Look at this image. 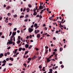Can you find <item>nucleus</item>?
<instances>
[{
	"mask_svg": "<svg viewBox=\"0 0 73 73\" xmlns=\"http://www.w3.org/2000/svg\"><path fill=\"white\" fill-rule=\"evenodd\" d=\"M28 30L29 33H31L33 31V29L32 28H29L28 29Z\"/></svg>",
	"mask_w": 73,
	"mask_h": 73,
	"instance_id": "nucleus-1",
	"label": "nucleus"
},
{
	"mask_svg": "<svg viewBox=\"0 0 73 73\" xmlns=\"http://www.w3.org/2000/svg\"><path fill=\"white\" fill-rule=\"evenodd\" d=\"M4 56V54L3 53H1L0 54V58H2Z\"/></svg>",
	"mask_w": 73,
	"mask_h": 73,
	"instance_id": "nucleus-2",
	"label": "nucleus"
},
{
	"mask_svg": "<svg viewBox=\"0 0 73 73\" xmlns=\"http://www.w3.org/2000/svg\"><path fill=\"white\" fill-rule=\"evenodd\" d=\"M25 46L26 48H28V47H29V45L28 44H27L26 45H25Z\"/></svg>",
	"mask_w": 73,
	"mask_h": 73,
	"instance_id": "nucleus-3",
	"label": "nucleus"
},
{
	"mask_svg": "<svg viewBox=\"0 0 73 73\" xmlns=\"http://www.w3.org/2000/svg\"><path fill=\"white\" fill-rule=\"evenodd\" d=\"M29 10H30V9L29 8H28L27 9L26 11H27V12H29Z\"/></svg>",
	"mask_w": 73,
	"mask_h": 73,
	"instance_id": "nucleus-4",
	"label": "nucleus"
},
{
	"mask_svg": "<svg viewBox=\"0 0 73 73\" xmlns=\"http://www.w3.org/2000/svg\"><path fill=\"white\" fill-rule=\"evenodd\" d=\"M37 58V56H34L32 58V59L33 60H35V58Z\"/></svg>",
	"mask_w": 73,
	"mask_h": 73,
	"instance_id": "nucleus-5",
	"label": "nucleus"
},
{
	"mask_svg": "<svg viewBox=\"0 0 73 73\" xmlns=\"http://www.w3.org/2000/svg\"><path fill=\"white\" fill-rule=\"evenodd\" d=\"M49 19H50V20H52V21L53 20V18H52V17H50L49 18Z\"/></svg>",
	"mask_w": 73,
	"mask_h": 73,
	"instance_id": "nucleus-6",
	"label": "nucleus"
},
{
	"mask_svg": "<svg viewBox=\"0 0 73 73\" xmlns=\"http://www.w3.org/2000/svg\"><path fill=\"white\" fill-rule=\"evenodd\" d=\"M37 37L38 38H40V34H38L37 35Z\"/></svg>",
	"mask_w": 73,
	"mask_h": 73,
	"instance_id": "nucleus-7",
	"label": "nucleus"
},
{
	"mask_svg": "<svg viewBox=\"0 0 73 73\" xmlns=\"http://www.w3.org/2000/svg\"><path fill=\"white\" fill-rule=\"evenodd\" d=\"M17 50H18V49H16L15 50V52H14L15 54H16V53L17 52Z\"/></svg>",
	"mask_w": 73,
	"mask_h": 73,
	"instance_id": "nucleus-8",
	"label": "nucleus"
},
{
	"mask_svg": "<svg viewBox=\"0 0 73 73\" xmlns=\"http://www.w3.org/2000/svg\"><path fill=\"white\" fill-rule=\"evenodd\" d=\"M47 62H50V60H49V58H48L47 59Z\"/></svg>",
	"mask_w": 73,
	"mask_h": 73,
	"instance_id": "nucleus-9",
	"label": "nucleus"
},
{
	"mask_svg": "<svg viewBox=\"0 0 73 73\" xmlns=\"http://www.w3.org/2000/svg\"><path fill=\"white\" fill-rule=\"evenodd\" d=\"M9 60H11V61H13V58H12L11 57H10Z\"/></svg>",
	"mask_w": 73,
	"mask_h": 73,
	"instance_id": "nucleus-10",
	"label": "nucleus"
},
{
	"mask_svg": "<svg viewBox=\"0 0 73 73\" xmlns=\"http://www.w3.org/2000/svg\"><path fill=\"white\" fill-rule=\"evenodd\" d=\"M13 43V42L11 41H10L8 42V44H12Z\"/></svg>",
	"mask_w": 73,
	"mask_h": 73,
	"instance_id": "nucleus-11",
	"label": "nucleus"
},
{
	"mask_svg": "<svg viewBox=\"0 0 73 73\" xmlns=\"http://www.w3.org/2000/svg\"><path fill=\"white\" fill-rule=\"evenodd\" d=\"M6 62H7V61H6V60H3V61H2V63H6Z\"/></svg>",
	"mask_w": 73,
	"mask_h": 73,
	"instance_id": "nucleus-12",
	"label": "nucleus"
},
{
	"mask_svg": "<svg viewBox=\"0 0 73 73\" xmlns=\"http://www.w3.org/2000/svg\"><path fill=\"white\" fill-rule=\"evenodd\" d=\"M20 42H21V41H20V40H19L17 42V44H19L20 43Z\"/></svg>",
	"mask_w": 73,
	"mask_h": 73,
	"instance_id": "nucleus-13",
	"label": "nucleus"
},
{
	"mask_svg": "<svg viewBox=\"0 0 73 73\" xmlns=\"http://www.w3.org/2000/svg\"><path fill=\"white\" fill-rule=\"evenodd\" d=\"M36 15H37V12H34L33 13V15H34V16H36Z\"/></svg>",
	"mask_w": 73,
	"mask_h": 73,
	"instance_id": "nucleus-14",
	"label": "nucleus"
},
{
	"mask_svg": "<svg viewBox=\"0 0 73 73\" xmlns=\"http://www.w3.org/2000/svg\"><path fill=\"white\" fill-rule=\"evenodd\" d=\"M16 32H13L12 33V35H16Z\"/></svg>",
	"mask_w": 73,
	"mask_h": 73,
	"instance_id": "nucleus-15",
	"label": "nucleus"
},
{
	"mask_svg": "<svg viewBox=\"0 0 73 73\" xmlns=\"http://www.w3.org/2000/svg\"><path fill=\"white\" fill-rule=\"evenodd\" d=\"M48 50H45V54H47L48 53Z\"/></svg>",
	"mask_w": 73,
	"mask_h": 73,
	"instance_id": "nucleus-16",
	"label": "nucleus"
},
{
	"mask_svg": "<svg viewBox=\"0 0 73 73\" xmlns=\"http://www.w3.org/2000/svg\"><path fill=\"white\" fill-rule=\"evenodd\" d=\"M62 50H63V49L62 48H60V52H61L62 51Z\"/></svg>",
	"mask_w": 73,
	"mask_h": 73,
	"instance_id": "nucleus-17",
	"label": "nucleus"
},
{
	"mask_svg": "<svg viewBox=\"0 0 73 73\" xmlns=\"http://www.w3.org/2000/svg\"><path fill=\"white\" fill-rule=\"evenodd\" d=\"M11 8V7L8 6L7 7H6V9H7V10H8V9H9V8Z\"/></svg>",
	"mask_w": 73,
	"mask_h": 73,
	"instance_id": "nucleus-18",
	"label": "nucleus"
},
{
	"mask_svg": "<svg viewBox=\"0 0 73 73\" xmlns=\"http://www.w3.org/2000/svg\"><path fill=\"white\" fill-rule=\"evenodd\" d=\"M62 23V22H61L59 24L60 25L59 26V27H60V28H61V26L62 25H61V23Z\"/></svg>",
	"mask_w": 73,
	"mask_h": 73,
	"instance_id": "nucleus-19",
	"label": "nucleus"
},
{
	"mask_svg": "<svg viewBox=\"0 0 73 73\" xmlns=\"http://www.w3.org/2000/svg\"><path fill=\"white\" fill-rule=\"evenodd\" d=\"M37 26V23H35L34 24V27H36Z\"/></svg>",
	"mask_w": 73,
	"mask_h": 73,
	"instance_id": "nucleus-20",
	"label": "nucleus"
},
{
	"mask_svg": "<svg viewBox=\"0 0 73 73\" xmlns=\"http://www.w3.org/2000/svg\"><path fill=\"white\" fill-rule=\"evenodd\" d=\"M21 50H22V48H21V47L19 49V51H21Z\"/></svg>",
	"mask_w": 73,
	"mask_h": 73,
	"instance_id": "nucleus-21",
	"label": "nucleus"
},
{
	"mask_svg": "<svg viewBox=\"0 0 73 73\" xmlns=\"http://www.w3.org/2000/svg\"><path fill=\"white\" fill-rule=\"evenodd\" d=\"M28 6L29 8H31L32 7V5L30 4H29L28 5Z\"/></svg>",
	"mask_w": 73,
	"mask_h": 73,
	"instance_id": "nucleus-22",
	"label": "nucleus"
},
{
	"mask_svg": "<svg viewBox=\"0 0 73 73\" xmlns=\"http://www.w3.org/2000/svg\"><path fill=\"white\" fill-rule=\"evenodd\" d=\"M50 72H53V70L52 69L50 68Z\"/></svg>",
	"mask_w": 73,
	"mask_h": 73,
	"instance_id": "nucleus-23",
	"label": "nucleus"
},
{
	"mask_svg": "<svg viewBox=\"0 0 73 73\" xmlns=\"http://www.w3.org/2000/svg\"><path fill=\"white\" fill-rule=\"evenodd\" d=\"M5 64H6V63H5L3 64L1 66H5Z\"/></svg>",
	"mask_w": 73,
	"mask_h": 73,
	"instance_id": "nucleus-24",
	"label": "nucleus"
},
{
	"mask_svg": "<svg viewBox=\"0 0 73 73\" xmlns=\"http://www.w3.org/2000/svg\"><path fill=\"white\" fill-rule=\"evenodd\" d=\"M24 17V16H23V15H21L20 17V18L21 19V18H23V17Z\"/></svg>",
	"mask_w": 73,
	"mask_h": 73,
	"instance_id": "nucleus-25",
	"label": "nucleus"
},
{
	"mask_svg": "<svg viewBox=\"0 0 73 73\" xmlns=\"http://www.w3.org/2000/svg\"><path fill=\"white\" fill-rule=\"evenodd\" d=\"M12 31H11V32H10V34H9V36H11V35H12Z\"/></svg>",
	"mask_w": 73,
	"mask_h": 73,
	"instance_id": "nucleus-26",
	"label": "nucleus"
},
{
	"mask_svg": "<svg viewBox=\"0 0 73 73\" xmlns=\"http://www.w3.org/2000/svg\"><path fill=\"white\" fill-rule=\"evenodd\" d=\"M32 46L31 45L29 47V49H30L32 48Z\"/></svg>",
	"mask_w": 73,
	"mask_h": 73,
	"instance_id": "nucleus-27",
	"label": "nucleus"
},
{
	"mask_svg": "<svg viewBox=\"0 0 73 73\" xmlns=\"http://www.w3.org/2000/svg\"><path fill=\"white\" fill-rule=\"evenodd\" d=\"M39 69H41V68H42V66H41V65H40L39 66Z\"/></svg>",
	"mask_w": 73,
	"mask_h": 73,
	"instance_id": "nucleus-28",
	"label": "nucleus"
},
{
	"mask_svg": "<svg viewBox=\"0 0 73 73\" xmlns=\"http://www.w3.org/2000/svg\"><path fill=\"white\" fill-rule=\"evenodd\" d=\"M21 37L20 36H18V40H20Z\"/></svg>",
	"mask_w": 73,
	"mask_h": 73,
	"instance_id": "nucleus-29",
	"label": "nucleus"
},
{
	"mask_svg": "<svg viewBox=\"0 0 73 73\" xmlns=\"http://www.w3.org/2000/svg\"><path fill=\"white\" fill-rule=\"evenodd\" d=\"M28 61H30V60H32V58H30L28 59Z\"/></svg>",
	"mask_w": 73,
	"mask_h": 73,
	"instance_id": "nucleus-30",
	"label": "nucleus"
},
{
	"mask_svg": "<svg viewBox=\"0 0 73 73\" xmlns=\"http://www.w3.org/2000/svg\"><path fill=\"white\" fill-rule=\"evenodd\" d=\"M27 53H28V51H26L25 53V54H27Z\"/></svg>",
	"mask_w": 73,
	"mask_h": 73,
	"instance_id": "nucleus-31",
	"label": "nucleus"
},
{
	"mask_svg": "<svg viewBox=\"0 0 73 73\" xmlns=\"http://www.w3.org/2000/svg\"><path fill=\"white\" fill-rule=\"evenodd\" d=\"M9 66H12V65H13V64L11 63H9Z\"/></svg>",
	"mask_w": 73,
	"mask_h": 73,
	"instance_id": "nucleus-32",
	"label": "nucleus"
},
{
	"mask_svg": "<svg viewBox=\"0 0 73 73\" xmlns=\"http://www.w3.org/2000/svg\"><path fill=\"white\" fill-rule=\"evenodd\" d=\"M42 6H41V5H40L39 7V9H41V8H42Z\"/></svg>",
	"mask_w": 73,
	"mask_h": 73,
	"instance_id": "nucleus-33",
	"label": "nucleus"
},
{
	"mask_svg": "<svg viewBox=\"0 0 73 73\" xmlns=\"http://www.w3.org/2000/svg\"><path fill=\"white\" fill-rule=\"evenodd\" d=\"M61 67L62 68H63L64 67V66L63 65H61Z\"/></svg>",
	"mask_w": 73,
	"mask_h": 73,
	"instance_id": "nucleus-34",
	"label": "nucleus"
},
{
	"mask_svg": "<svg viewBox=\"0 0 73 73\" xmlns=\"http://www.w3.org/2000/svg\"><path fill=\"white\" fill-rule=\"evenodd\" d=\"M6 53H7V54H8V55H9V54H10V52H7Z\"/></svg>",
	"mask_w": 73,
	"mask_h": 73,
	"instance_id": "nucleus-35",
	"label": "nucleus"
},
{
	"mask_svg": "<svg viewBox=\"0 0 73 73\" xmlns=\"http://www.w3.org/2000/svg\"><path fill=\"white\" fill-rule=\"evenodd\" d=\"M17 56L16 54V55H14L13 56V57H16Z\"/></svg>",
	"mask_w": 73,
	"mask_h": 73,
	"instance_id": "nucleus-36",
	"label": "nucleus"
},
{
	"mask_svg": "<svg viewBox=\"0 0 73 73\" xmlns=\"http://www.w3.org/2000/svg\"><path fill=\"white\" fill-rule=\"evenodd\" d=\"M9 59L8 58H6V61H9Z\"/></svg>",
	"mask_w": 73,
	"mask_h": 73,
	"instance_id": "nucleus-37",
	"label": "nucleus"
},
{
	"mask_svg": "<svg viewBox=\"0 0 73 73\" xmlns=\"http://www.w3.org/2000/svg\"><path fill=\"white\" fill-rule=\"evenodd\" d=\"M22 50H23V51H24V50H25V48H22Z\"/></svg>",
	"mask_w": 73,
	"mask_h": 73,
	"instance_id": "nucleus-38",
	"label": "nucleus"
},
{
	"mask_svg": "<svg viewBox=\"0 0 73 73\" xmlns=\"http://www.w3.org/2000/svg\"><path fill=\"white\" fill-rule=\"evenodd\" d=\"M4 72H5L6 71V68H5L4 69V70L3 71Z\"/></svg>",
	"mask_w": 73,
	"mask_h": 73,
	"instance_id": "nucleus-39",
	"label": "nucleus"
},
{
	"mask_svg": "<svg viewBox=\"0 0 73 73\" xmlns=\"http://www.w3.org/2000/svg\"><path fill=\"white\" fill-rule=\"evenodd\" d=\"M42 15H40L39 16V18L40 19H42Z\"/></svg>",
	"mask_w": 73,
	"mask_h": 73,
	"instance_id": "nucleus-40",
	"label": "nucleus"
},
{
	"mask_svg": "<svg viewBox=\"0 0 73 73\" xmlns=\"http://www.w3.org/2000/svg\"><path fill=\"white\" fill-rule=\"evenodd\" d=\"M11 47L10 46H9V47L7 48V49L9 50V49H11Z\"/></svg>",
	"mask_w": 73,
	"mask_h": 73,
	"instance_id": "nucleus-41",
	"label": "nucleus"
},
{
	"mask_svg": "<svg viewBox=\"0 0 73 73\" xmlns=\"http://www.w3.org/2000/svg\"><path fill=\"white\" fill-rule=\"evenodd\" d=\"M44 30L45 31H46V30H47V27H44Z\"/></svg>",
	"mask_w": 73,
	"mask_h": 73,
	"instance_id": "nucleus-42",
	"label": "nucleus"
},
{
	"mask_svg": "<svg viewBox=\"0 0 73 73\" xmlns=\"http://www.w3.org/2000/svg\"><path fill=\"white\" fill-rule=\"evenodd\" d=\"M41 58V56H39L38 58V60H40Z\"/></svg>",
	"mask_w": 73,
	"mask_h": 73,
	"instance_id": "nucleus-43",
	"label": "nucleus"
},
{
	"mask_svg": "<svg viewBox=\"0 0 73 73\" xmlns=\"http://www.w3.org/2000/svg\"><path fill=\"white\" fill-rule=\"evenodd\" d=\"M26 10V8H25L23 10V12H25V11Z\"/></svg>",
	"mask_w": 73,
	"mask_h": 73,
	"instance_id": "nucleus-44",
	"label": "nucleus"
},
{
	"mask_svg": "<svg viewBox=\"0 0 73 73\" xmlns=\"http://www.w3.org/2000/svg\"><path fill=\"white\" fill-rule=\"evenodd\" d=\"M1 38H5V37H4V36H1Z\"/></svg>",
	"mask_w": 73,
	"mask_h": 73,
	"instance_id": "nucleus-45",
	"label": "nucleus"
},
{
	"mask_svg": "<svg viewBox=\"0 0 73 73\" xmlns=\"http://www.w3.org/2000/svg\"><path fill=\"white\" fill-rule=\"evenodd\" d=\"M14 17H17V15H13Z\"/></svg>",
	"mask_w": 73,
	"mask_h": 73,
	"instance_id": "nucleus-46",
	"label": "nucleus"
},
{
	"mask_svg": "<svg viewBox=\"0 0 73 73\" xmlns=\"http://www.w3.org/2000/svg\"><path fill=\"white\" fill-rule=\"evenodd\" d=\"M45 48H46V49H48V48H49V47L48 46H45Z\"/></svg>",
	"mask_w": 73,
	"mask_h": 73,
	"instance_id": "nucleus-47",
	"label": "nucleus"
},
{
	"mask_svg": "<svg viewBox=\"0 0 73 73\" xmlns=\"http://www.w3.org/2000/svg\"><path fill=\"white\" fill-rule=\"evenodd\" d=\"M8 24V25H9L10 26H12V23H9Z\"/></svg>",
	"mask_w": 73,
	"mask_h": 73,
	"instance_id": "nucleus-48",
	"label": "nucleus"
},
{
	"mask_svg": "<svg viewBox=\"0 0 73 73\" xmlns=\"http://www.w3.org/2000/svg\"><path fill=\"white\" fill-rule=\"evenodd\" d=\"M11 15V14H10V13H9L7 14L8 16H10V15Z\"/></svg>",
	"mask_w": 73,
	"mask_h": 73,
	"instance_id": "nucleus-49",
	"label": "nucleus"
},
{
	"mask_svg": "<svg viewBox=\"0 0 73 73\" xmlns=\"http://www.w3.org/2000/svg\"><path fill=\"white\" fill-rule=\"evenodd\" d=\"M4 56H7V53H5Z\"/></svg>",
	"mask_w": 73,
	"mask_h": 73,
	"instance_id": "nucleus-50",
	"label": "nucleus"
},
{
	"mask_svg": "<svg viewBox=\"0 0 73 73\" xmlns=\"http://www.w3.org/2000/svg\"><path fill=\"white\" fill-rule=\"evenodd\" d=\"M32 37V35H30L29 36V38H31Z\"/></svg>",
	"mask_w": 73,
	"mask_h": 73,
	"instance_id": "nucleus-51",
	"label": "nucleus"
},
{
	"mask_svg": "<svg viewBox=\"0 0 73 73\" xmlns=\"http://www.w3.org/2000/svg\"><path fill=\"white\" fill-rule=\"evenodd\" d=\"M54 51H55V52H57V50L56 49H55L54 50Z\"/></svg>",
	"mask_w": 73,
	"mask_h": 73,
	"instance_id": "nucleus-52",
	"label": "nucleus"
},
{
	"mask_svg": "<svg viewBox=\"0 0 73 73\" xmlns=\"http://www.w3.org/2000/svg\"><path fill=\"white\" fill-rule=\"evenodd\" d=\"M10 40L11 41H13V39H12V38H10Z\"/></svg>",
	"mask_w": 73,
	"mask_h": 73,
	"instance_id": "nucleus-53",
	"label": "nucleus"
},
{
	"mask_svg": "<svg viewBox=\"0 0 73 73\" xmlns=\"http://www.w3.org/2000/svg\"><path fill=\"white\" fill-rule=\"evenodd\" d=\"M28 19H25L24 21H26V22L27 21H28Z\"/></svg>",
	"mask_w": 73,
	"mask_h": 73,
	"instance_id": "nucleus-54",
	"label": "nucleus"
},
{
	"mask_svg": "<svg viewBox=\"0 0 73 73\" xmlns=\"http://www.w3.org/2000/svg\"><path fill=\"white\" fill-rule=\"evenodd\" d=\"M29 36H27L26 38V39H28L29 38Z\"/></svg>",
	"mask_w": 73,
	"mask_h": 73,
	"instance_id": "nucleus-55",
	"label": "nucleus"
},
{
	"mask_svg": "<svg viewBox=\"0 0 73 73\" xmlns=\"http://www.w3.org/2000/svg\"><path fill=\"white\" fill-rule=\"evenodd\" d=\"M56 37H54L53 38V40H56Z\"/></svg>",
	"mask_w": 73,
	"mask_h": 73,
	"instance_id": "nucleus-56",
	"label": "nucleus"
},
{
	"mask_svg": "<svg viewBox=\"0 0 73 73\" xmlns=\"http://www.w3.org/2000/svg\"><path fill=\"white\" fill-rule=\"evenodd\" d=\"M38 27H39V26H36V27H35V29H37V28H38Z\"/></svg>",
	"mask_w": 73,
	"mask_h": 73,
	"instance_id": "nucleus-57",
	"label": "nucleus"
},
{
	"mask_svg": "<svg viewBox=\"0 0 73 73\" xmlns=\"http://www.w3.org/2000/svg\"><path fill=\"white\" fill-rule=\"evenodd\" d=\"M57 68H58V66H56V67H55L54 68V69H57Z\"/></svg>",
	"mask_w": 73,
	"mask_h": 73,
	"instance_id": "nucleus-58",
	"label": "nucleus"
},
{
	"mask_svg": "<svg viewBox=\"0 0 73 73\" xmlns=\"http://www.w3.org/2000/svg\"><path fill=\"white\" fill-rule=\"evenodd\" d=\"M59 63L60 64H62V61H60Z\"/></svg>",
	"mask_w": 73,
	"mask_h": 73,
	"instance_id": "nucleus-59",
	"label": "nucleus"
},
{
	"mask_svg": "<svg viewBox=\"0 0 73 73\" xmlns=\"http://www.w3.org/2000/svg\"><path fill=\"white\" fill-rule=\"evenodd\" d=\"M17 30V28H15L14 29V31H16Z\"/></svg>",
	"mask_w": 73,
	"mask_h": 73,
	"instance_id": "nucleus-60",
	"label": "nucleus"
},
{
	"mask_svg": "<svg viewBox=\"0 0 73 73\" xmlns=\"http://www.w3.org/2000/svg\"><path fill=\"white\" fill-rule=\"evenodd\" d=\"M43 27H46V25L45 24H44L43 25Z\"/></svg>",
	"mask_w": 73,
	"mask_h": 73,
	"instance_id": "nucleus-61",
	"label": "nucleus"
},
{
	"mask_svg": "<svg viewBox=\"0 0 73 73\" xmlns=\"http://www.w3.org/2000/svg\"><path fill=\"white\" fill-rule=\"evenodd\" d=\"M17 33H20V31L19 30H18L17 31Z\"/></svg>",
	"mask_w": 73,
	"mask_h": 73,
	"instance_id": "nucleus-62",
	"label": "nucleus"
},
{
	"mask_svg": "<svg viewBox=\"0 0 73 73\" xmlns=\"http://www.w3.org/2000/svg\"><path fill=\"white\" fill-rule=\"evenodd\" d=\"M13 41H15V37H14L13 38Z\"/></svg>",
	"mask_w": 73,
	"mask_h": 73,
	"instance_id": "nucleus-63",
	"label": "nucleus"
},
{
	"mask_svg": "<svg viewBox=\"0 0 73 73\" xmlns=\"http://www.w3.org/2000/svg\"><path fill=\"white\" fill-rule=\"evenodd\" d=\"M55 33H58V31H56Z\"/></svg>",
	"mask_w": 73,
	"mask_h": 73,
	"instance_id": "nucleus-64",
	"label": "nucleus"
}]
</instances>
